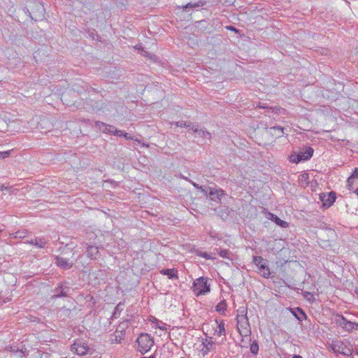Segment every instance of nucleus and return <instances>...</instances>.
<instances>
[{"label":"nucleus","mask_w":358,"mask_h":358,"mask_svg":"<svg viewBox=\"0 0 358 358\" xmlns=\"http://www.w3.org/2000/svg\"><path fill=\"white\" fill-rule=\"evenodd\" d=\"M268 215H269V219L271 220H272L273 222H274L278 226L283 227V228H286L288 227V223L287 222L283 221L281 219H280L277 215H275L273 213H269Z\"/></svg>","instance_id":"16"},{"label":"nucleus","mask_w":358,"mask_h":358,"mask_svg":"<svg viewBox=\"0 0 358 358\" xmlns=\"http://www.w3.org/2000/svg\"><path fill=\"white\" fill-rule=\"evenodd\" d=\"M313 154V149L310 147L306 148L304 151L299 153L300 155L302 160H308L309 159Z\"/></svg>","instance_id":"18"},{"label":"nucleus","mask_w":358,"mask_h":358,"mask_svg":"<svg viewBox=\"0 0 358 358\" xmlns=\"http://www.w3.org/2000/svg\"><path fill=\"white\" fill-rule=\"evenodd\" d=\"M320 199L324 206L329 207L335 201L336 195L333 192L329 193L328 194L322 193L320 194Z\"/></svg>","instance_id":"8"},{"label":"nucleus","mask_w":358,"mask_h":358,"mask_svg":"<svg viewBox=\"0 0 358 358\" xmlns=\"http://www.w3.org/2000/svg\"><path fill=\"white\" fill-rule=\"evenodd\" d=\"M181 178L189 182L195 188L201 189L202 192L207 195V192L206 191V189H204L202 187L199 186L197 183L193 182L190 179L185 178L182 176H181Z\"/></svg>","instance_id":"26"},{"label":"nucleus","mask_w":358,"mask_h":358,"mask_svg":"<svg viewBox=\"0 0 358 358\" xmlns=\"http://www.w3.org/2000/svg\"><path fill=\"white\" fill-rule=\"evenodd\" d=\"M27 232L25 231H18L14 234H11L10 236L14 238H23L26 236Z\"/></svg>","instance_id":"27"},{"label":"nucleus","mask_w":358,"mask_h":358,"mask_svg":"<svg viewBox=\"0 0 358 358\" xmlns=\"http://www.w3.org/2000/svg\"><path fill=\"white\" fill-rule=\"evenodd\" d=\"M29 244L34 245L37 248H43L47 244V241L44 238L38 237L28 241Z\"/></svg>","instance_id":"15"},{"label":"nucleus","mask_w":358,"mask_h":358,"mask_svg":"<svg viewBox=\"0 0 358 358\" xmlns=\"http://www.w3.org/2000/svg\"><path fill=\"white\" fill-rule=\"evenodd\" d=\"M141 54L145 57H148V55H150V53L148 52L146 50H143V48L141 49Z\"/></svg>","instance_id":"38"},{"label":"nucleus","mask_w":358,"mask_h":358,"mask_svg":"<svg viewBox=\"0 0 358 358\" xmlns=\"http://www.w3.org/2000/svg\"><path fill=\"white\" fill-rule=\"evenodd\" d=\"M217 327L215 330V334L220 336L222 335H225V328H224V323L222 320H221L220 322L216 320H215Z\"/></svg>","instance_id":"17"},{"label":"nucleus","mask_w":358,"mask_h":358,"mask_svg":"<svg viewBox=\"0 0 358 358\" xmlns=\"http://www.w3.org/2000/svg\"><path fill=\"white\" fill-rule=\"evenodd\" d=\"M95 127L103 131L105 134H111L113 132L114 127L113 126L108 125L104 122H100V121H96L95 122Z\"/></svg>","instance_id":"12"},{"label":"nucleus","mask_w":358,"mask_h":358,"mask_svg":"<svg viewBox=\"0 0 358 358\" xmlns=\"http://www.w3.org/2000/svg\"><path fill=\"white\" fill-rule=\"evenodd\" d=\"M191 130L197 134L198 136L202 137L203 138L210 139L211 138V134L207 130L203 128H199L198 125H192Z\"/></svg>","instance_id":"11"},{"label":"nucleus","mask_w":358,"mask_h":358,"mask_svg":"<svg viewBox=\"0 0 358 358\" xmlns=\"http://www.w3.org/2000/svg\"><path fill=\"white\" fill-rule=\"evenodd\" d=\"M206 4V1L203 0H199L196 3H188L187 5L183 6V10H185L187 8H196L200 6H203Z\"/></svg>","instance_id":"21"},{"label":"nucleus","mask_w":358,"mask_h":358,"mask_svg":"<svg viewBox=\"0 0 358 358\" xmlns=\"http://www.w3.org/2000/svg\"><path fill=\"white\" fill-rule=\"evenodd\" d=\"M201 256L204 257L206 259H213V257H211L210 255L209 254H208L207 252L201 253Z\"/></svg>","instance_id":"37"},{"label":"nucleus","mask_w":358,"mask_h":358,"mask_svg":"<svg viewBox=\"0 0 358 358\" xmlns=\"http://www.w3.org/2000/svg\"><path fill=\"white\" fill-rule=\"evenodd\" d=\"M227 308L226 303L222 301L216 306V310L218 312H224Z\"/></svg>","instance_id":"29"},{"label":"nucleus","mask_w":358,"mask_h":358,"mask_svg":"<svg viewBox=\"0 0 358 358\" xmlns=\"http://www.w3.org/2000/svg\"><path fill=\"white\" fill-rule=\"evenodd\" d=\"M259 107H260V108H266V106H260Z\"/></svg>","instance_id":"48"},{"label":"nucleus","mask_w":358,"mask_h":358,"mask_svg":"<svg viewBox=\"0 0 358 358\" xmlns=\"http://www.w3.org/2000/svg\"><path fill=\"white\" fill-rule=\"evenodd\" d=\"M55 264L58 266H59L64 269H69L73 265V262L72 261H69V259H67L63 257H59V256H57L55 257Z\"/></svg>","instance_id":"10"},{"label":"nucleus","mask_w":358,"mask_h":358,"mask_svg":"<svg viewBox=\"0 0 358 358\" xmlns=\"http://www.w3.org/2000/svg\"><path fill=\"white\" fill-rule=\"evenodd\" d=\"M345 355H350L352 354V350L350 349H347V351L346 352H343Z\"/></svg>","instance_id":"41"},{"label":"nucleus","mask_w":358,"mask_h":358,"mask_svg":"<svg viewBox=\"0 0 358 358\" xmlns=\"http://www.w3.org/2000/svg\"><path fill=\"white\" fill-rule=\"evenodd\" d=\"M65 289H68L67 287L64 288L62 286H59L55 289V294L53 295V297L57 298L61 296H66V292L64 291Z\"/></svg>","instance_id":"22"},{"label":"nucleus","mask_w":358,"mask_h":358,"mask_svg":"<svg viewBox=\"0 0 358 358\" xmlns=\"http://www.w3.org/2000/svg\"><path fill=\"white\" fill-rule=\"evenodd\" d=\"M214 346H215V343H214L213 342H212V343H209L206 345V347H207V348H208V350H211V349L213 350V349L214 348Z\"/></svg>","instance_id":"39"},{"label":"nucleus","mask_w":358,"mask_h":358,"mask_svg":"<svg viewBox=\"0 0 358 358\" xmlns=\"http://www.w3.org/2000/svg\"><path fill=\"white\" fill-rule=\"evenodd\" d=\"M259 350V345L257 343H254L251 345L250 347V351L252 354L256 355L257 354Z\"/></svg>","instance_id":"32"},{"label":"nucleus","mask_w":358,"mask_h":358,"mask_svg":"<svg viewBox=\"0 0 358 358\" xmlns=\"http://www.w3.org/2000/svg\"><path fill=\"white\" fill-rule=\"evenodd\" d=\"M157 320V327L160 329H162V330H165L166 329V324H163L162 322Z\"/></svg>","instance_id":"35"},{"label":"nucleus","mask_w":358,"mask_h":358,"mask_svg":"<svg viewBox=\"0 0 358 358\" xmlns=\"http://www.w3.org/2000/svg\"><path fill=\"white\" fill-rule=\"evenodd\" d=\"M301 160H302L301 157L300 155H299V154L298 155H292L290 156V161L292 162L299 163Z\"/></svg>","instance_id":"31"},{"label":"nucleus","mask_w":358,"mask_h":358,"mask_svg":"<svg viewBox=\"0 0 358 358\" xmlns=\"http://www.w3.org/2000/svg\"><path fill=\"white\" fill-rule=\"evenodd\" d=\"M270 129L277 131L276 136L278 137H280L283 134V128L281 127H271Z\"/></svg>","instance_id":"30"},{"label":"nucleus","mask_w":358,"mask_h":358,"mask_svg":"<svg viewBox=\"0 0 358 358\" xmlns=\"http://www.w3.org/2000/svg\"><path fill=\"white\" fill-rule=\"evenodd\" d=\"M124 324L122 323L119 327L118 329H116V331L114 332V334L112 335L111 341L113 343H120L122 340L124 339L125 333H124Z\"/></svg>","instance_id":"7"},{"label":"nucleus","mask_w":358,"mask_h":358,"mask_svg":"<svg viewBox=\"0 0 358 358\" xmlns=\"http://www.w3.org/2000/svg\"><path fill=\"white\" fill-rule=\"evenodd\" d=\"M292 313L299 321H303L306 318V313L303 311V310L301 308H296V309L293 310Z\"/></svg>","instance_id":"20"},{"label":"nucleus","mask_w":358,"mask_h":358,"mask_svg":"<svg viewBox=\"0 0 358 358\" xmlns=\"http://www.w3.org/2000/svg\"><path fill=\"white\" fill-rule=\"evenodd\" d=\"M269 109L272 110L273 112H274L275 110H279L278 108H270Z\"/></svg>","instance_id":"44"},{"label":"nucleus","mask_w":358,"mask_h":358,"mask_svg":"<svg viewBox=\"0 0 358 358\" xmlns=\"http://www.w3.org/2000/svg\"><path fill=\"white\" fill-rule=\"evenodd\" d=\"M90 350V347L85 342L81 340H77L71 345V351L78 355H85Z\"/></svg>","instance_id":"5"},{"label":"nucleus","mask_w":358,"mask_h":358,"mask_svg":"<svg viewBox=\"0 0 358 358\" xmlns=\"http://www.w3.org/2000/svg\"><path fill=\"white\" fill-rule=\"evenodd\" d=\"M227 29L229 30H231V31H234L236 32L238 31L237 29L234 27H232V26L228 27Z\"/></svg>","instance_id":"43"},{"label":"nucleus","mask_w":358,"mask_h":358,"mask_svg":"<svg viewBox=\"0 0 358 358\" xmlns=\"http://www.w3.org/2000/svg\"><path fill=\"white\" fill-rule=\"evenodd\" d=\"M355 193L358 196V188H356Z\"/></svg>","instance_id":"46"},{"label":"nucleus","mask_w":358,"mask_h":358,"mask_svg":"<svg viewBox=\"0 0 358 358\" xmlns=\"http://www.w3.org/2000/svg\"><path fill=\"white\" fill-rule=\"evenodd\" d=\"M210 291V284L207 278L200 277L194 280L193 292L196 296L206 294Z\"/></svg>","instance_id":"3"},{"label":"nucleus","mask_w":358,"mask_h":358,"mask_svg":"<svg viewBox=\"0 0 358 358\" xmlns=\"http://www.w3.org/2000/svg\"><path fill=\"white\" fill-rule=\"evenodd\" d=\"M176 125L179 127H187L189 128V130H191L192 126L194 125L190 122H186V121H178L176 122Z\"/></svg>","instance_id":"24"},{"label":"nucleus","mask_w":358,"mask_h":358,"mask_svg":"<svg viewBox=\"0 0 358 358\" xmlns=\"http://www.w3.org/2000/svg\"><path fill=\"white\" fill-rule=\"evenodd\" d=\"M336 322L337 324H338L340 326L344 327V328H348V320L342 315H338Z\"/></svg>","instance_id":"23"},{"label":"nucleus","mask_w":358,"mask_h":358,"mask_svg":"<svg viewBox=\"0 0 358 358\" xmlns=\"http://www.w3.org/2000/svg\"><path fill=\"white\" fill-rule=\"evenodd\" d=\"M160 273L164 275H167L169 279L178 278L177 271L174 269L167 268L161 270Z\"/></svg>","instance_id":"19"},{"label":"nucleus","mask_w":358,"mask_h":358,"mask_svg":"<svg viewBox=\"0 0 358 358\" xmlns=\"http://www.w3.org/2000/svg\"><path fill=\"white\" fill-rule=\"evenodd\" d=\"M120 305H121V304H120V303H119V304L117 306L116 308H119L120 307Z\"/></svg>","instance_id":"47"},{"label":"nucleus","mask_w":358,"mask_h":358,"mask_svg":"<svg viewBox=\"0 0 358 358\" xmlns=\"http://www.w3.org/2000/svg\"><path fill=\"white\" fill-rule=\"evenodd\" d=\"M123 136L126 139H133V138L128 133H126V132H124Z\"/></svg>","instance_id":"40"},{"label":"nucleus","mask_w":358,"mask_h":358,"mask_svg":"<svg viewBox=\"0 0 358 358\" xmlns=\"http://www.w3.org/2000/svg\"><path fill=\"white\" fill-rule=\"evenodd\" d=\"M215 250L217 251L218 255L224 258H229V255L230 254V252L228 250L226 249H215Z\"/></svg>","instance_id":"25"},{"label":"nucleus","mask_w":358,"mask_h":358,"mask_svg":"<svg viewBox=\"0 0 358 358\" xmlns=\"http://www.w3.org/2000/svg\"><path fill=\"white\" fill-rule=\"evenodd\" d=\"M138 344L137 350L141 354L148 352L154 345L153 338L148 334H141L136 341Z\"/></svg>","instance_id":"2"},{"label":"nucleus","mask_w":358,"mask_h":358,"mask_svg":"<svg viewBox=\"0 0 358 358\" xmlns=\"http://www.w3.org/2000/svg\"><path fill=\"white\" fill-rule=\"evenodd\" d=\"M224 195V191L221 189H214L210 188V192L208 194H207V196H209L210 200L220 203L221 201V197Z\"/></svg>","instance_id":"9"},{"label":"nucleus","mask_w":358,"mask_h":358,"mask_svg":"<svg viewBox=\"0 0 358 358\" xmlns=\"http://www.w3.org/2000/svg\"><path fill=\"white\" fill-rule=\"evenodd\" d=\"M308 178V174H303L301 175V180H306Z\"/></svg>","instance_id":"42"},{"label":"nucleus","mask_w":358,"mask_h":358,"mask_svg":"<svg viewBox=\"0 0 358 358\" xmlns=\"http://www.w3.org/2000/svg\"><path fill=\"white\" fill-rule=\"evenodd\" d=\"M27 10L29 17L35 21L42 19L44 17L45 8L41 2L34 0L29 1Z\"/></svg>","instance_id":"1"},{"label":"nucleus","mask_w":358,"mask_h":358,"mask_svg":"<svg viewBox=\"0 0 358 358\" xmlns=\"http://www.w3.org/2000/svg\"><path fill=\"white\" fill-rule=\"evenodd\" d=\"M113 132L112 134L117 136H122L124 134V132L121 130L117 129L115 127H114V129L113 131Z\"/></svg>","instance_id":"33"},{"label":"nucleus","mask_w":358,"mask_h":358,"mask_svg":"<svg viewBox=\"0 0 358 358\" xmlns=\"http://www.w3.org/2000/svg\"><path fill=\"white\" fill-rule=\"evenodd\" d=\"M292 358H303V357L300 355H294Z\"/></svg>","instance_id":"45"},{"label":"nucleus","mask_w":358,"mask_h":358,"mask_svg":"<svg viewBox=\"0 0 358 358\" xmlns=\"http://www.w3.org/2000/svg\"><path fill=\"white\" fill-rule=\"evenodd\" d=\"M348 187L350 190L354 192L356 188H358V168H356L352 174L348 178Z\"/></svg>","instance_id":"6"},{"label":"nucleus","mask_w":358,"mask_h":358,"mask_svg":"<svg viewBox=\"0 0 358 358\" xmlns=\"http://www.w3.org/2000/svg\"><path fill=\"white\" fill-rule=\"evenodd\" d=\"M357 293H358V292H357Z\"/></svg>","instance_id":"50"},{"label":"nucleus","mask_w":358,"mask_h":358,"mask_svg":"<svg viewBox=\"0 0 358 358\" xmlns=\"http://www.w3.org/2000/svg\"><path fill=\"white\" fill-rule=\"evenodd\" d=\"M237 320V329L241 336H247L250 334L249 328L248 320L246 316L238 315Z\"/></svg>","instance_id":"4"},{"label":"nucleus","mask_w":358,"mask_h":358,"mask_svg":"<svg viewBox=\"0 0 358 358\" xmlns=\"http://www.w3.org/2000/svg\"><path fill=\"white\" fill-rule=\"evenodd\" d=\"M86 253L87 257L92 259H96L99 257V249L94 245H87Z\"/></svg>","instance_id":"13"},{"label":"nucleus","mask_w":358,"mask_h":358,"mask_svg":"<svg viewBox=\"0 0 358 358\" xmlns=\"http://www.w3.org/2000/svg\"><path fill=\"white\" fill-rule=\"evenodd\" d=\"M3 231V229H0V233Z\"/></svg>","instance_id":"49"},{"label":"nucleus","mask_w":358,"mask_h":358,"mask_svg":"<svg viewBox=\"0 0 358 358\" xmlns=\"http://www.w3.org/2000/svg\"><path fill=\"white\" fill-rule=\"evenodd\" d=\"M266 262H264L258 267L259 274L264 278H268L271 275L270 269L266 265Z\"/></svg>","instance_id":"14"},{"label":"nucleus","mask_w":358,"mask_h":358,"mask_svg":"<svg viewBox=\"0 0 358 358\" xmlns=\"http://www.w3.org/2000/svg\"><path fill=\"white\" fill-rule=\"evenodd\" d=\"M264 262H267V260L263 259L261 256L253 257V263H255L257 267H259V266H260V264Z\"/></svg>","instance_id":"28"},{"label":"nucleus","mask_w":358,"mask_h":358,"mask_svg":"<svg viewBox=\"0 0 358 358\" xmlns=\"http://www.w3.org/2000/svg\"><path fill=\"white\" fill-rule=\"evenodd\" d=\"M10 151L0 152V158L5 159L9 157Z\"/></svg>","instance_id":"34"},{"label":"nucleus","mask_w":358,"mask_h":358,"mask_svg":"<svg viewBox=\"0 0 358 358\" xmlns=\"http://www.w3.org/2000/svg\"><path fill=\"white\" fill-rule=\"evenodd\" d=\"M355 325L358 326V324H356V323H354V322H349V321H348V324H347V326H348V328H346V329H353V328H354V326H355Z\"/></svg>","instance_id":"36"}]
</instances>
